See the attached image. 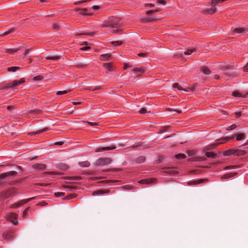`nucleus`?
Segmentation results:
<instances>
[{
	"label": "nucleus",
	"mask_w": 248,
	"mask_h": 248,
	"mask_svg": "<svg viewBox=\"0 0 248 248\" xmlns=\"http://www.w3.org/2000/svg\"><path fill=\"white\" fill-rule=\"evenodd\" d=\"M26 81V78H21L20 79H16L11 82L5 83L1 82L0 83V90H15L18 88V87L24 83Z\"/></svg>",
	"instance_id": "f257e3e1"
},
{
	"label": "nucleus",
	"mask_w": 248,
	"mask_h": 248,
	"mask_svg": "<svg viewBox=\"0 0 248 248\" xmlns=\"http://www.w3.org/2000/svg\"><path fill=\"white\" fill-rule=\"evenodd\" d=\"M121 18L117 17H111L109 18L108 22L104 24L101 25V27H111L113 28H118L122 27V23Z\"/></svg>",
	"instance_id": "f03ea898"
},
{
	"label": "nucleus",
	"mask_w": 248,
	"mask_h": 248,
	"mask_svg": "<svg viewBox=\"0 0 248 248\" xmlns=\"http://www.w3.org/2000/svg\"><path fill=\"white\" fill-rule=\"evenodd\" d=\"M198 84H194L193 85H189L187 86L186 88L183 89L179 83H174L172 85L173 88H177L179 91H184L185 92H194L195 91L197 87Z\"/></svg>",
	"instance_id": "7ed1b4c3"
},
{
	"label": "nucleus",
	"mask_w": 248,
	"mask_h": 248,
	"mask_svg": "<svg viewBox=\"0 0 248 248\" xmlns=\"http://www.w3.org/2000/svg\"><path fill=\"white\" fill-rule=\"evenodd\" d=\"M112 161L110 157L100 158L96 160L95 164L98 166H107L111 163Z\"/></svg>",
	"instance_id": "20e7f679"
},
{
	"label": "nucleus",
	"mask_w": 248,
	"mask_h": 248,
	"mask_svg": "<svg viewBox=\"0 0 248 248\" xmlns=\"http://www.w3.org/2000/svg\"><path fill=\"white\" fill-rule=\"evenodd\" d=\"M17 174V172L16 171H11L5 173H1L0 175V180L2 179H9L15 177Z\"/></svg>",
	"instance_id": "39448f33"
},
{
	"label": "nucleus",
	"mask_w": 248,
	"mask_h": 248,
	"mask_svg": "<svg viewBox=\"0 0 248 248\" xmlns=\"http://www.w3.org/2000/svg\"><path fill=\"white\" fill-rule=\"evenodd\" d=\"M234 136H232V137H226L218 139L216 143H214L212 145V146L216 147L220 144L225 143L230 140H232L234 139Z\"/></svg>",
	"instance_id": "423d86ee"
},
{
	"label": "nucleus",
	"mask_w": 248,
	"mask_h": 248,
	"mask_svg": "<svg viewBox=\"0 0 248 248\" xmlns=\"http://www.w3.org/2000/svg\"><path fill=\"white\" fill-rule=\"evenodd\" d=\"M146 71V67L143 66H141L140 67H135L132 69V71L137 74V77H140L141 74L144 73Z\"/></svg>",
	"instance_id": "0eeeda50"
},
{
	"label": "nucleus",
	"mask_w": 248,
	"mask_h": 248,
	"mask_svg": "<svg viewBox=\"0 0 248 248\" xmlns=\"http://www.w3.org/2000/svg\"><path fill=\"white\" fill-rule=\"evenodd\" d=\"M35 197H31L30 198H28L27 199L23 200L20 202L16 203L11 205L10 207L11 208H17L21 206V205L27 203V202L34 199Z\"/></svg>",
	"instance_id": "6e6552de"
},
{
	"label": "nucleus",
	"mask_w": 248,
	"mask_h": 248,
	"mask_svg": "<svg viewBox=\"0 0 248 248\" xmlns=\"http://www.w3.org/2000/svg\"><path fill=\"white\" fill-rule=\"evenodd\" d=\"M75 12H79V14L82 16H89L91 14L87 13L88 10L87 8H76L74 10Z\"/></svg>",
	"instance_id": "1a4fd4ad"
},
{
	"label": "nucleus",
	"mask_w": 248,
	"mask_h": 248,
	"mask_svg": "<svg viewBox=\"0 0 248 248\" xmlns=\"http://www.w3.org/2000/svg\"><path fill=\"white\" fill-rule=\"evenodd\" d=\"M217 9L216 7H215L214 5H212V7L211 8L204 10L202 12V13L204 14L213 15L215 13Z\"/></svg>",
	"instance_id": "9d476101"
},
{
	"label": "nucleus",
	"mask_w": 248,
	"mask_h": 248,
	"mask_svg": "<svg viewBox=\"0 0 248 248\" xmlns=\"http://www.w3.org/2000/svg\"><path fill=\"white\" fill-rule=\"evenodd\" d=\"M157 180L155 178H149L145 180H141L140 183L142 184H149L155 183Z\"/></svg>",
	"instance_id": "9b49d317"
},
{
	"label": "nucleus",
	"mask_w": 248,
	"mask_h": 248,
	"mask_svg": "<svg viewBox=\"0 0 248 248\" xmlns=\"http://www.w3.org/2000/svg\"><path fill=\"white\" fill-rule=\"evenodd\" d=\"M111 58L110 54H103L100 55V60L101 61H109Z\"/></svg>",
	"instance_id": "f8f14e48"
},
{
	"label": "nucleus",
	"mask_w": 248,
	"mask_h": 248,
	"mask_svg": "<svg viewBox=\"0 0 248 248\" xmlns=\"http://www.w3.org/2000/svg\"><path fill=\"white\" fill-rule=\"evenodd\" d=\"M103 66L108 70L112 71L113 70V64L112 62L104 63Z\"/></svg>",
	"instance_id": "ddd939ff"
},
{
	"label": "nucleus",
	"mask_w": 248,
	"mask_h": 248,
	"mask_svg": "<svg viewBox=\"0 0 248 248\" xmlns=\"http://www.w3.org/2000/svg\"><path fill=\"white\" fill-rule=\"evenodd\" d=\"M14 237L13 234L12 232H6L4 233L3 234V237L4 239L7 240H11L13 237Z\"/></svg>",
	"instance_id": "4468645a"
},
{
	"label": "nucleus",
	"mask_w": 248,
	"mask_h": 248,
	"mask_svg": "<svg viewBox=\"0 0 248 248\" xmlns=\"http://www.w3.org/2000/svg\"><path fill=\"white\" fill-rule=\"evenodd\" d=\"M235 150L234 149H230L227 151H225L223 152V155L225 156H229L231 155H234Z\"/></svg>",
	"instance_id": "2eb2a0df"
},
{
	"label": "nucleus",
	"mask_w": 248,
	"mask_h": 248,
	"mask_svg": "<svg viewBox=\"0 0 248 248\" xmlns=\"http://www.w3.org/2000/svg\"><path fill=\"white\" fill-rule=\"evenodd\" d=\"M201 70L205 75H209L211 73V71L206 66H202Z\"/></svg>",
	"instance_id": "dca6fc26"
},
{
	"label": "nucleus",
	"mask_w": 248,
	"mask_h": 248,
	"mask_svg": "<svg viewBox=\"0 0 248 248\" xmlns=\"http://www.w3.org/2000/svg\"><path fill=\"white\" fill-rule=\"evenodd\" d=\"M237 174V173L236 172H232V173H227L224 175H223L221 178L222 179H228L232 177H233Z\"/></svg>",
	"instance_id": "f3484780"
},
{
	"label": "nucleus",
	"mask_w": 248,
	"mask_h": 248,
	"mask_svg": "<svg viewBox=\"0 0 248 248\" xmlns=\"http://www.w3.org/2000/svg\"><path fill=\"white\" fill-rule=\"evenodd\" d=\"M47 130H48V128H44L43 129L38 130V131H37L36 132H30V133H28V135H30V136L35 135L36 134L41 133L42 132H44L47 131Z\"/></svg>",
	"instance_id": "a211bd4d"
},
{
	"label": "nucleus",
	"mask_w": 248,
	"mask_h": 248,
	"mask_svg": "<svg viewBox=\"0 0 248 248\" xmlns=\"http://www.w3.org/2000/svg\"><path fill=\"white\" fill-rule=\"evenodd\" d=\"M246 31V29L244 28H236L233 30V32L237 33H243Z\"/></svg>",
	"instance_id": "6ab92c4d"
},
{
	"label": "nucleus",
	"mask_w": 248,
	"mask_h": 248,
	"mask_svg": "<svg viewBox=\"0 0 248 248\" xmlns=\"http://www.w3.org/2000/svg\"><path fill=\"white\" fill-rule=\"evenodd\" d=\"M95 34V32L93 31V32H91L76 33V36L87 35V36H93Z\"/></svg>",
	"instance_id": "aec40b11"
},
{
	"label": "nucleus",
	"mask_w": 248,
	"mask_h": 248,
	"mask_svg": "<svg viewBox=\"0 0 248 248\" xmlns=\"http://www.w3.org/2000/svg\"><path fill=\"white\" fill-rule=\"evenodd\" d=\"M235 155H243L247 153V152L242 150H235Z\"/></svg>",
	"instance_id": "412c9836"
},
{
	"label": "nucleus",
	"mask_w": 248,
	"mask_h": 248,
	"mask_svg": "<svg viewBox=\"0 0 248 248\" xmlns=\"http://www.w3.org/2000/svg\"><path fill=\"white\" fill-rule=\"evenodd\" d=\"M109 192V190L105 189V190H100L97 191H94L93 193V195H96V194H103L105 193H108Z\"/></svg>",
	"instance_id": "4be33fe9"
},
{
	"label": "nucleus",
	"mask_w": 248,
	"mask_h": 248,
	"mask_svg": "<svg viewBox=\"0 0 248 248\" xmlns=\"http://www.w3.org/2000/svg\"><path fill=\"white\" fill-rule=\"evenodd\" d=\"M18 49H13V48H7L5 50V52L7 53L10 54H14L16 52H17Z\"/></svg>",
	"instance_id": "5701e85b"
},
{
	"label": "nucleus",
	"mask_w": 248,
	"mask_h": 248,
	"mask_svg": "<svg viewBox=\"0 0 248 248\" xmlns=\"http://www.w3.org/2000/svg\"><path fill=\"white\" fill-rule=\"evenodd\" d=\"M16 215L13 213H11L7 216L8 219L11 221H13L14 219H16Z\"/></svg>",
	"instance_id": "b1692460"
},
{
	"label": "nucleus",
	"mask_w": 248,
	"mask_h": 248,
	"mask_svg": "<svg viewBox=\"0 0 248 248\" xmlns=\"http://www.w3.org/2000/svg\"><path fill=\"white\" fill-rule=\"evenodd\" d=\"M78 164L80 166H81L82 167H88L90 166V163L89 161H85L80 162L78 163Z\"/></svg>",
	"instance_id": "393cba45"
},
{
	"label": "nucleus",
	"mask_w": 248,
	"mask_h": 248,
	"mask_svg": "<svg viewBox=\"0 0 248 248\" xmlns=\"http://www.w3.org/2000/svg\"><path fill=\"white\" fill-rule=\"evenodd\" d=\"M45 167L44 164H37L33 166V168L36 170H43Z\"/></svg>",
	"instance_id": "a878e982"
},
{
	"label": "nucleus",
	"mask_w": 248,
	"mask_h": 248,
	"mask_svg": "<svg viewBox=\"0 0 248 248\" xmlns=\"http://www.w3.org/2000/svg\"><path fill=\"white\" fill-rule=\"evenodd\" d=\"M145 157L144 156H140L136 159V162L137 163H141L145 161Z\"/></svg>",
	"instance_id": "bb28decb"
},
{
	"label": "nucleus",
	"mask_w": 248,
	"mask_h": 248,
	"mask_svg": "<svg viewBox=\"0 0 248 248\" xmlns=\"http://www.w3.org/2000/svg\"><path fill=\"white\" fill-rule=\"evenodd\" d=\"M15 31V28H11V29H9L7 31H6L3 32L2 34H0V36H6V35L13 32Z\"/></svg>",
	"instance_id": "cd10ccee"
},
{
	"label": "nucleus",
	"mask_w": 248,
	"mask_h": 248,
	"mask_svg": "<svg viewBox=\"0 0 248 248\" xmlns=\"http://www.w3.org/2000/svg\"><path fill=\"white\" fill-rule=\"evenodd\" d=\"M205 155L207 157L215 158L217 156V154L211 152H208L205 153Z\"/></svg>",
	"instance_id": "c85d7f7f"
},
{
	"label": "nucleus",
	"mask_w": 248,
	"mask_h": 248,
	"mask_svg": "<svg viewBox=\"0 0 248 248\" xmlns=\"http://www.w3.org/2000/svg\"><path fill=\"white\" fill-rule=\"evenodd\" d=\"M20 69V67L18 66H12L7 68V71L8 72H16L17 70Z\"/></svg>",
	"instance_id": "c756f323"
},
{
	"label": "nucleus",
	"mask_w": 248,
	"mask_h": 248,
	"mask_svg": "<svg viewBox=\"0 0 248 248\" xmlns=\"http://www.w3.org/2000/svg\"><path fill=\"white\" fill-rule=\"evenodd\" d=\"M108 150H110L109 147H100L95 150V152H101Z\"/></svg>",
	"instance_id": "7c9ffc66"
},
{
	"label": "nucleus",
	"mask_w": 248,
	"mask_h": 248,
	"mask_svg": "<svg viewBox=\"0 0 248 248\" xmlns=\"http://www.w3.org/2000/svg\"><path fill=\"white\" fill-rule=\"evenodd\" d=\"M87 66V64H83V63H78L74 66V67L78 68H85Z\"/></svg>",
	"instance_id": "2f4dec72"
},
{
	"label": "nucleus",
	"mask_w": 248,
	"mask_h": 248,
	"mask_svg": "<svg viewBox=\"0 0 248 248\" xmlns=\"http://www.w3.org/2000/svg\"><path fill=\"white\" fill-rule=\"evenodd\" d=\"M163 172L167 173L170 175H173L176 173V171L170 170V169H167V170L163 171Z\"/></svg>",
	"instance_id": "473e14b6"
},
{
	"label": "nucleus",
	"mask_w": 248,
	"mask_h": 248,
	"mask_svg": "<svg viewBox=\"0 0 248 248\" xmlns=\"http://www.w3.org/2000/svg\"><path fill=\"white\" fill-rule=\"evenodd\" d=\"M60 57L55 56H48L46 58V60H58L60 59Z\"/></svg>",
	"instance_id": "72a5a7b5"
},
{
	"label": "nucleus",
	"mask_w": 248,
	"mask_h": 248,
	"mask_svg": "<svg viewBox=\"0 0 248 248\" xmlns=\"http://www.w3.org/2000/svg\"><path fill=\"white\" fill-rule=\"evenodd\" d=\"M245 138V134L244 133H240L237 135L236 140H241Z\"/></svg>",
	"instance_id": "f704fd0d"
},
{
	"label": "nucleus",
	"mask_w": 248,
	"mask_h": 248,
	"mask_svg": "<svg viewBox=\"0 0 248 248\" xmlns=\"http://www.w3.org/2000/svg\"><path fill=\"white\" fill-rule=\"evenodd\" d=\"M91 0H81L75 1L74 4L75 5H77L80 4H82L84 2H87L91 1Z\"/></svg>",
	"instance_id": "c9c22d12"
},
{
	"label": "nucleus",
	"mask_w": 248,
	"mask_h": 248,
	"mask_svg": "<svg viewBox=\"0 0 248 248\" xmlns=\"http://www.w3.org/2000/svg\"><path fill=\"white\" fill-rule=\"evenodd\" d=\"M196 51V49L195 48H192L190 49H187L185 51L184 54L186 55H188L191 54L192 52Z\"/></svg>",
	"instance_id": "e433bc0d"
},
{
	"label": "nucleus",
	"mask_w": 248,
	"mask_h": 248,
	"mask_svg": "<svg viewBox=\"0 0 248 248\" xmlns=\"http://www.w3.org/2000/svg\"><path fill=\"white\" fill-rule=\"evenodd\" d=\"M123 42L121 41H112L111 44L115 46H120L123 44Z\"/></svg>",
	"instance_id": "4c0bfd02"
},
{
	"label": "nucleus",
	"mask_w": 248,
	"mask_h": 248,
	"mask_svg": "<svg viewBox=\"0 0 248 248\" xmlns=\"http://www.w3.org/2000/svg\"><path fill=\"white\" fill-rule=\"evenodd\" d=\"M175 157L177 159H180L182 158H185L186 157V155L183 154H178L175 155Z\"/></svg>",
	"instance_id": "58836bf2"
},
{
	"label": "nucleus",
	"mask_w": 248,
	"mask_h": 248,
	"mask_svg": "<svg viewBox=\"0 0 248 248\" xmlns=\"http://www.w3.org/2000/svg\"><path fill=\"white\" fill-rule=\"evenodd\" d=\"M58 167L59 168L63 170H66L68 169V167L67 165L62 164L59 165Z\"/></svg>",
	"instance_id": "ea45409f"
},
{
	"label": "nucleus",
	"mask_w": 248,
	"mask_h": 248,
	"mask_svg": "<svg viewBox=\"0 0 248 248\" xmlns=\"http://www.w3.org/2000/svg\"><path fill=\"white\" fill-rule=\"evenodd\" d=\"M64 187L67 188L69 191H72L74 189H75L77 188L76 186H64Z\"/></svg>",
	"instance_id": "a19ab883"
},
{
	"label": "nucleus",
	"mask_w": 248,
	"mask_h": 248,
	"mask_svg": "<svg viewBox=\"0 0 248 248\" xmlns=\"http://www.w3.org/2000/svg\"><path fill=\"white\" fill-rule=\"evenodd\" d=\"M76 196L74 194H70L69 195H68L67 196L64 197L63 198L64 200H70V199H72L74 198H75Z\"/></svg>",
	"instance_id": "79ce46f5"
},
{
	"label": "nucleus",
	"mask_w": 248,
	"mask_h": 248,
	"mask_svg": "<svg viewBox=\"0 0 248 248\" xmlns=\"http://www.w3.org/2000/svg\"><path fill=\"white\" fill-rule=\"evenodd\" d=\"M67 179H69V180H71L76 181V180H81V178L79 176H73V177H68Z\"/></svg>",
	"instance_id": "37998d69"
},
{
	"label": "nucleus",
	"mask_w": 248,
	"mask_h": 248,
	"mask_svg": "<svg viewBox=\"0 0 248 248\" xmlns=\"http://www.w3.org/2000/svg\"><path fill=\"white\" fill-rule=\"evenodd\" d=\"M45 174H57V175H61L62 173L60 172H56V171H48V172H45L44 173Z\"/></svg>",
	"instance_id": "c03bdc74"
},
{
	"label": "nucleus",
	"mask_w": 248,
	"mask_h": 248,
	"mask_svg": "<svg viewBox=\"0 0 248 248\" xmlns=\"http://www.w3.org/2000/svg\"><path fill=\"white\" fill-rule=\"evenodd\" d=\"M29 208H30L29 207H27L23 211V214H22V217L23 218H25L26 217V216L27 215V213H28V210H29Z\"/></svg>",
	"instance_id": "a18cd8bd"
},
{
	"label": "nucleus",
	"mask_w": 248,
	"mask_h": 248,
	"mask_svg": "<svg viewBox=\"0 0 248 248\" xmlns=\"http://www.w3.org/2000/svg\"><path fill=\"white\" fill-rule=\"evenodd\" d=\"M41 112V110L40 109H38L31 110L29 111V113H40Z\"/></svg>",
	"instance_id": "49530a36"
},
{
	"label": "nucleus",
	"mask_w": 248,
	"mask_h": 248,
	"mask_svg": "<svg viewBox=\"0 0 248 248\" xmlns=\"http://www.w3.org/2000/svg\"><path fill=\"white\" fill-rule=\"evenodd\" d=\"M221 2V0H211V3L212 5H214L216 7L217 4Z\"/></svg>",
	"instance_id": "de8ad7c7"
},
{
	"label": "nucleus",
	"mask_w": 248,
	"mask_h": 248,
	"mask_svg": "<svg viewBox=\"0 0 248 248\" xmlns=\"http://www.w3.org/2000/svg\"><path fill=\"white\" fill-rule=\"evenodd\" d=\"M88 90L90 91H95L96 90H101L102 87H99L98 88H93V87H91Z\"/></svg>",
	"instance_id": "09e8293b"
},
{
	"label": "nucleus",
	"mask_w": 248,
	"mask_h": 248,
	"mask_svg": "<svg viewBox=\"0 0 248 248\" xmlns=\"http://www.w3.org/2000/svg\"><path fill=\"white\" fill-rule=\"evenodd\" d=\"M236 127V125L235 124H232V125L230 126H228L227 128H226V130H233L234 129V128H235Z\"/></svg>",
	"instance_id": "8fccbe9b"
},
{
	"label": "nucleus",
	"mask_w": 248,
	"mask_h": 248,
	"mask_svg": "<svg viewBox=\"0 0 248 248\" xmlns=\"http://www.w3.org/2000/svg\"><path fill=\"white\" fill-rule=\"evenodd\" d=\"M148 55V53H139L138 54V56L141 57H146Z\"/></svg>",
	"instance_id": "3c124183"
},
{
	"label": "nucleus",
	"mask_w": 248,
	"mask_h": 248,
	"mask_svg": "<svg viewBox=\"0 0 248 248\" xmlns=\"http://www.w3.org/2000/svg\"><path fill=\"white\" fill-rule=\"evenodd\" d=\"M200 160V159H199L198 157H191L188 159L189 161H198Z\"/></svg>",
	"instance_id": "603ef678"
},
{
	"label": "nucleus",
	"mask_w": 248,
	"mask_h": 248,
	"mask_svg": "<svg viewBox=\"0 0 248 248\" xmlns=\"http://www.w3.org/2000/svg\"><path fill=\"white\" fill-rule=\"evenodd\" d=\"M55 195L56 197H61V196L65 195V193H64V192H56L55 193Z\"/></svg>",
	"instance_id": "864d4df0"
},
{
	"label": "nucleus",
	"mask_w": 248,
	"mask_h": 248,
	"mask_svg": "<svg viewBox=\"0 0 248 248\" xmlns=\"http://www.w3.org/2000/svg\"><path fill=\"white\" fill-rule=\"evenodd\" d=\"M123 30L122 29H119V30H113L112 31V33H118V34H121Z\"/></svg>",
	"instance_id": "5fc2aeb1"
},
{
	"label": "nucleus",
	"mask_w": 248,
	"mask_h": 248,
	"mask_svg": "<svg viewBox=\"0 0 248 248\" xmlns=\"http://www.w3.org/2000/svg\"><path fill=\"white\" fill-rule=\"evenodd\" d=\"M139 112L140 114H144L146 113L147 111L145 108H142L139 111Z\"/></svg>",
	"instance_id": "6e6d98bb"
},
{
	"label": "nucleus",
	"mask_w": 248,
	"mask_h": 248,
	"mask_svg": "<svg viewBox=\"0 0 248 248\" xmlns=\"http://www.w3.org/2000/svg\"><path fill=\"white\" fill-rule=\"evenodd\" d=\"M43 78L42 76H37L34 78V80H41Z\"/></svg>",
	"instance_id": "4d7b16f0"
},
{
	"label": "nucleus",
	"mask_w": 248,
	"mask_h": 248,
	"mask_svg": "<svg viewBox=\"0 0 248 248\" xmlns=\"http://www.w3.org/2000/svg\"><path fill=\"white\" fill-rule=\"evenodd\" d=\"M132 67V65H130L129 63H124V65L123 69L124 70H125V69H127V68Z\"/></svg>",
	"instance_id": "13d9d810"
},
{
	"label": "nucleus",
	"mask_w": 248,
	"mask_h": 248,
	"mask_svg": "<svg viewBox=\"0 0 248 248\" xmlns=\"http://www.w3.org/2000/svg\"><path fill=\"white\" fill-rule=\"evenodd\" d=\"M234 96L237 97H246V95H243L242 94H232Z\"/></svg>",
	"instance_id": "bf43d9fd"
},
{
	"label": "nucleus",
	"mask_w": 248,
	"mask_h": 248,
	"mask_svg": "<svg viewBox=\"0 0 248 248\" xmlns=\"http://www.w3.org/2000/svg\"><path fill=\"white\" fill-rule=\"evenodd\" d=\"M188 185H198V180H194V181H190L188 183Z\"/></svg>",
	"instance_id": "052dcab7"
},
{
	"label": "nucleus",
	"mask_w": 248,
	"mask_h": 248,
	"mask_svg": "<svg viewBox=\"0 0 248 248\" xmlns=\"http://www.w3.org/2000/svg\"><path fill=\"white\" fill-rule=\"evenodd\" d=\"M52 27L54 30H58L59 29V25L57 23H53Z\"/></svg>",
	"instance_id": "680f3d73"
},
{
	"label": "nucleus",
	"mask_w": 248,
	"mask_h": 248,
	"mask_svg": "<svg viewBox=\"0 0 248 248\" xmlns=\"http://www.w3.org/2000/svg\"><path fill=\"white\" fill-rule=\"evenodd\" d=\"M207 181L206 179H201L198 180V184L204 183Z\"/></svg>",
	"instance_id": "e2e57ef3"
},
{
	"label": "nucleus",
	"mask_w": 248,
	"mask_h": 248,
	"mask_svg": "<svg viewBox=\"0 0 248 248\" xmlns=\"http://www.w3.org/2000/svg\"><path fill=\"white\" fill-rule=\"evenodd\" d=\"M236 168H237V167L236 166H229L226 167L225 168V169L226 170L233 169H235Z\"/></svg>",
	"instance_id": "0e129e2a"
},
{
	"label": "nucleus",
	"mask_w": 248,
	"mask_h": 248,
	"mask_svg": "<svg viewBox=\"0 0 248 248\" xmlns=\"http://www.w3.org/2000/svg\"><path fill=\"white\" fill-rule=\"evenodd\" d=\"M91 48V47L90 46H84V47L81 48L80 50L85 51V50L90 49Z\"/></svg>",
	"instance_id": "69168bd1"
},
{
	"label": "nucleus",
	"mask_w": 248,
	"mask_h": 248,
	"mask_svg": "<svg viewBox=\"0 0 248 248\" xmlns=\"http://www.w3.org/2000/svg\"><path fill=\"white\" fill-rule=\"evenodd\" d=\"M243 71L246 72H248V62L246 65L243 67Z\"/></svg>",
	"instance_id": "338daca9"
},
{
	"label": "nucleus",
	"mask_w": 248,
	"mask_h": 248,
	"mask_svg": "<svg viewBox=\"0 0 248 248\" xmlns=\"http://www.w3.org/2000/svg\"><path fill=\"white\" fill-rule=\"evenodd\" d=\"M32 50V48H29V49H26V50L25 51L24 53V55L25 56H27L28 53Z\"/></svg>",
	"instance_id": "774afa93"
}]
</instances>
